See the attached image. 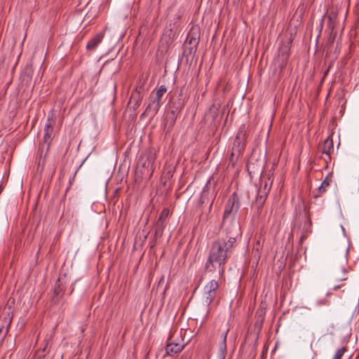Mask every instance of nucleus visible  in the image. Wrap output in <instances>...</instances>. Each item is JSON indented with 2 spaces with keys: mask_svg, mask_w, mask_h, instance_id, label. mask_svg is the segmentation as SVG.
<instances>
[{
  "mask_svg": "<svg viewBox=\"0 0 359 359\" xmlns=\"http://www.w3.org/2000/svg\"><path fill=\"white\" fill-rule=\"evenodd\" d=\"M166 91L167 88L165 86L161 85L156 93L152 92L149 95V101L145 111L147 113L151 112L154 114H156L163 104L162 98Z\"/></svg>",
  "mask_w": 359,
  "mask_h": 359,
  "instance_id": "obj_5",
  "label": "nucleus"
},
{
  "mask_svg": "<svg viewBox=\"0 0 359 359\" xmlns=\"http://www.w3.org/2000/svg\"><path fill=\"white\" fill-rule=\"evenodd\" d=\"M2 190H3V188H2V187H1V186H0V194H1V192H2Z\"/></svg>",
  "mask_w": 359,
  "mask_h": 359,
  "instance_id": "obj_27",
  "label": "nucleus"
},
{
  "mask_svg": "<svg viewBox=\"0 0 359 359\" xmlns=\"http://www.w3.org/2000/svg\"><path fill=\"white\" fill-rule=\"evenodd\" d=\"M306 238V235L303 234L302 235L300 238V243H302V242Z\"/></svg>",
  "mask_w": 359,
  "mask_h": 359,
  "instance_id": "obj_25",
  "label": "nucleus"
},
{
  "mask_svg": "<svg viewBox=\"0 0 359 359\" xmlns=\"http://www.w3.org/2000/svg\"><path fill=\"white\" fill-rule=\"evenodd\" d=\"M156 239H154L151 241H150L151 248H153L156 245Z\"/></svg>",
  "mask_w": 359,
  "mask_h": 359,
  "instance_id": "obj_26",
  "label": "nucleus"
},
{
  "mask_svg": "<svg viewBox=\"0 0 359 359\" xmlns=\"http://www.w3.org/2000/svg\"><path fill=\"white\" fill-rule=\"evenodd\" d=\"M12 320L13 313L11 306L5 307L0 316V339H4L8 334Z\"/></svg>",
  "mask_w": 359,
  "mask_h": 359,
  "instance_id": "obj_8",
  "label": "nucleus"
},
{
  "mask_svg": "<svg viewBox=\"0 0 359 359\" xmlns=\"http://www.w3.org/2000/svg\"><path fill=\"white\" fill-rule=\"evenodd\" d=\"M172 115V121L170 123V126L172 127L175 125V120H176V115L175 111H171Z\"/></svg>",
  "mask_w": 359,
  "mask_h": 359,
  "instance_id": "obj_23",
  "label": "nucleus"
},
{
  "mask_svg": "<svg viewBox=\"0 0 359 359\" xmlns=\"http://www.w3.org/2000/svg\"><path fill=\"white\" fill-rule=\"evenodd\" d=\"M341 229H342L343 231H345V229L342 226H341Z\"/></svg>",
  "mask_w": 359,
  "mask_h": 359,
  "instance_id": "obj_29",
  "label": "nucleus"
},
{
  "mask_svg": "<svg viewBox=\"0 0 359 359\" xmlns=\"http://www.w3.org/2000/svg\"><path fill=\"white\" fill-rule=\"evenodd\" d=\"M73 290H74V288H72V290H71L69 294L72 292Z\"/></svg>",
  "mask_w": 359,
  "mask_h": 359,
  "instance_id": "obj_30",
  "label": "nucleus"
},
{
  "mask_svg": "<svg viewBox=\"0 0 359 359\" xmlns=\"http://www.w3.org/2000/svg\"><path fill=\"white\" fill-rule=\"evenodd\" d=\"M270 190V188H268L267 184H265L264 186V190L262 192L260 190L258 191V193L256 196L255 202L256 205L257 206L258 210H261L266 200L267 194Z\"/></svg>",
  "mask_w": 359,
  "mask_h": 359,
  "instance_id": "obj_13",
  "label": "nucleus"
},
{
  "mask_svg": "<svg viewBox=\"0 0 359 359\" xmlns=\"http://www.w3.org/2000/svg\"><path fill=\"white\" fill-rule=\"evenodd\" d=\"M344 259H345V262H347V258L346 256H345Z\"/></svg>",
  "mask_w": 359,
  "mask_h": 359,
  "instance_id": "obj_28",
  "label": "nucleus"
},
{
  "mask_svg": "<svg viewBox=\"0 0 359 359\" xmlns=\"http://www.w3.org/2000/svg\"><path fill=\"white\" fill-rule=\"evenodd\" d=\"M218 287V283L215 280H210L205 286L203 299L206 305L209 306L215 298Z\"/></svg>",
  "mask_w": 359,
  "mask_h": 359,
  "instance_id": "obj_9",
  "label": "nucleus"
},
{
  "mask_svg": "<svg viewBox=\"0 0 359 359\" xmlns=\"http://www.w3.org/2000/svg\"><path fill=\"white\" fill-rule=\"evenodd\" d=\"M170 211L168 208H163L159 215L156 223L165 224V219L169 217Z\"/></svg>",
  "mask_w": 359,
  "mask_h": 359,
  "instance_id": "obj_20",
  "label": "nucleus"
},
{
  "mask_svg": "<svg viewBox=\"0 0 359 359\" xmlns=\"http://www.w3.org/2000/svg\"><path fill=\"white\" fill-rule=\"evenodd\" d=\"M155 156L151 151L142 153L137 161L135 175L141 179H149L154 172Z\"/></svg>",
  "mask_w": 359,
  "mask_h": 359,
  "instance_id": "obj_2",
  "label": "nucleus"
},
{
  "mask_svg": "<svg viewBox=\"0 0 359 359\" xmlns=\"http://www.w3.org/2000/svg\"><path fill=\"white\" fill-rule=\"evenodd\" d=\"M318 150L323 156L322 158L328 165L332 161V154L334 153L332 134L330 135L322 143L319 144Z\"/></svg>",
  "mask_w": 359,
  "mask_h": 359,
  "instance_id": "obj_7",
  "label": "nucleus"
},
{
  "mask_svg": "<svg viewBox=\"0 0 359 359\" xmlns=\"http://www.w3.org/2000/svg\"><path fill=\"white\" fill-rule=\"evenodd\" d=\"M337 17V15L335 12H330L328 14L325 15L323 16V19L321 20L320 25V29H322L323 26V20H324V19L327 18V28L329 29V30L330 31V38L328 40V45L330 46H331L332 44L334 43V39L335 34H336L333 33V31H334L335 25H336Z\"/></svg>",
  "mask_w": 359,
  "mask_h": 359,
  "instance_id": "obj_10",
  "label": "nucleus"
},
{
  "mask_svg": "<svg viewBox=\"0 0 359 359\" xmlns=\"http://www.w3.org/2000/svg\"><path fill=\"white\" fill-rule=\"evenodd\" d=\"M166 224L156 223V230L154 233L155 238H160L163 233V231L165 228Z\"/></svg>",
  "mask_w": 359,
  "mask_h": 359,
  "instance_id": "obj_19",
  "label": "nucleus"
},
{
  "mask_svg": "<svg viewBox=\"0 0 359 359\" xmlns=\"http://www.w3.org/2000/svg\"><path fill=\"white\" fill-rule=\"evenodd\" d=\"M184 345L179 343L168 342L165 347V352L168 355H175L182 351Z\"/></svg>",
  "mask_w": 359,
  "mask_h": 359,
  "instance_id": "obj_15",
  "label": "nucleus"
},
{
  "mask_svg": "<svg viewBox=\"0 0 359 359\" xmlns=\"http://www.w3.org/2000/svg\"><path fill=\"white\" fill-rule=\"evenodd\" d=\"M292 40L287 39L282 41L278 48V57L283 62H286L290 54Z\"/></svg>",
  "mask_w": 359,
  "mask_h": 359,
  "instance_id": "obj_12",
  "label": "nucleus"
},
{
  "mask_svg": "<svg viewBox=\"0 0 359 359\" xmlns=\"http://www.w3.org/2000/svg\"><path fill=\"white\" fill-rule=\"evenodd\" d=\"M332 182V177L327 175L322 182L320 186L318 189V194L315 195V197H319L327 191V188L330 186Z\"/></svg>",
  "mask_w": 359,
  "mask_h": 359,
  "instance_id": "obj_17",
  "label": "nucleus"
},
{
  "mask_svg": "<svg viewBox=\"0 0 359 359\" xmlns=\"http://www.w3.org/2000/svg\"><path fill=\"white\" fill-rule=\"evenodd\" d=\"M55 125V121L53 119L48 118L47 123L45 125L43 131V142L41 144L38 149L39 161L38 166L39 167L41 164V170H43L45 163V156L47 151L49 149V147L51 142V135L53 131V127Z\"/></svg>",
  "mask_w": 359,
  "mask_h": 359,
  "instance_id": "obj_4",
  "label": "nucleus"
},
{
  "mask_svg": "<svg viewBox=\"0 0 359 359\" xmlns=\"http://www.w3.org/2000/svg\"><path fill=\"white\" fill-rule=\"evenodd\" d=\"M226 236L212 243L205 267H222L231 255L236 246L237 239L242 232L239 222L229 224L224 227Z\"/></svg>",
  "mask_w": 359,
  "mask_h": 359,
  "instance_id": "obj_1",
  "label": "nucleus"
},
{
  "mask_svg": "<svg viewBox=\"0 0 359 359\" xmlns=\"http://www.w3.org/2000/svg\"><path fill=\"white\" fill-rule=\"evenodd\" d=\"M188 39H189V43L190 44H192L193 43H197V42H196V38H194V37H192V36H191V37H190V36H189V35H188Z\"/></svg>",
  "mask_w": 359,
  "mask_h": 359,
  "instance_id": "obj_24",
  "label": "nucleus"
},
{
  "mask_svg": "<svg viewBox=\"0 0 359 359\" xmlns=\"http://www.w3.org/2000/svg\"><path fill=\"white\" fill-rule=\"evenodd\" d=\"M238 158V157H236V156H232V151L231 152L230 157H229V161L232 163L233 166L235 165V163H236Z\"/></svg>",
  "mask_w": 359,
  "mask_h": 359,
  "instance_id": "obj_22",
  "label": "nucleus"
},
{
  "mask_svg": "<svg viewBox=\"0 0 359 359\" xmlns=\"http://www.w3.org/2000/svg\"><path fill=\"white\" fill-rule=\"evenodd\" d=\"M243 136L244 135H243L241 133H238L236 135L231 149L232 156H236V157H239L242 155L245 147Z\"/></svg>",
  "mask_w": 359,
  "mask_h": 359,
  "instance_id": "obj_11",
  "label": "nucleus"
},
{
  "mask_svg": "<svg viewBox=\"0 0 359 359\" xmlns=\"http://www.w3.org/2000/svg\"><path fill=\"white\" fill-rule=\"evenodd\" d=\"M142 99L143 95L137 88L132 92L130 103L133 104L134 109H137L140 106Z\"/></svg>",
  "mask_w": 359,
  "mask_h": 359,
  "instance_id": "obj_16",
  "label": "nucleus"
},
{
  "mask_svg": "<svg viewBox=\"0 0 359 359\" xmlns=\"http://www.w3.org/2000/svg\"><path fill=\"white\" fill-rule=\"evenodd\" d=\"M104 32L96 34L87 43L86 49L90 51H93L96 49L98 45L102 42L104 38Z\"/></svg>",
  "mask_w": 359,
  "mask_h": 359,
  "instance_id": "obj_14",
  "label": "nucleus"
},
{
  "mask_svg": "<svg viewBox=\"0 0 359 359\" xmlns=\"http://www.w3.org/2000/svg\"><path fill=\"white\" fill-rule=\"evenodd\" d=\"M239 208V198L237 194L234 192L231 195L225 205L222 217V225L224 227L229 226V224L238 222L236 219V216Z\"/></svg>",
  "mask_w": 359,
  "mask_h": 359,
  "instance_id": "obj_3",
  "label": "nucleus"
},
{
  "mask_svg": "<svg viewBox=\"0 0 359 359\" xmlns=\"http://www.w3.org/2000/svg\"><path fill=\"white\" fill-rule=\"evenodd\" d=\"M67 273H60L56 283L53 290L52 297V302L55 304H59L64 298L65 294V288L67 282Z\"/></svg>",
  "mask_w": 359,
  "mask_h": 359,
  "instance_id": "obj_6",
  "label": "nucleus"
},
{
  "mask_svg": "<svg viewBox=\"0 0 359 359\" xmlns=\"http://www.w3.org/2000/svg\"><path fill=\"white\" fill-rule=\"evenodd\" d=\"M229 330H227L224 334H222V341L219 345V359H225L226 351V336Z\"/></svg>",
  "mask_w": 359,
  "mask_h": 359,
  "instance_id": "obj_18",
  "label": "nucleus"
},
{
  "mask_svg": "<svg viewBox=\"0 0 359 359\" xmlns=\"http://www.w3.org/2000/svg\"><path fill=\"white\" fill-rule=\"evenodd\" d=\"M347 351V348L346 346H343L339 349L337 350L335 354L336 357L339 358V359H341V357L344 355V354Z\"/></svg>",
  "mask_w": 359,
  "mask_h": 359,
  "instance_id": "obj_21",
  "label": "nucleus"
}]
</instances>
